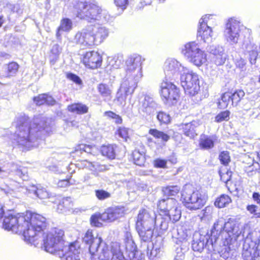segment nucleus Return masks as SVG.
I'll use <instances>...</instances> for the list:
<instances>
[{
	"instance_id": "f257e3e1",
	"label": "nucleus",
	"mask_w": 260,
	"mask_h": 260,
	"mask_svg": "<svg viewBox=\"0 0 260 260\" xmlns=\"http://www.w3.org/2000/svg\"><path fill=\"white\" fill-rule=\"evenodd\" d=\"M47 224L45 217L27 211L25 213L7 214L5 216L3 226L6 230L22 234L27 242L38 244L36 242L43 234Z\"/></svg>"
},
{
	"instance_id": "f03ea898",
	"label": "nucleus",
	"mask_w": 260,
	"mask_h": 260,
	"mask_svg": "<svg viewBox=\"0 0 260 260\" xmlns=\"http://www.w3.org/2000/svg\"><path fill=\"white\" fill-rule=\"evenodd\" d=\"M53 122L51 118L42 115L35 116L30 119L23 116L17 121L14 135V143L24 150H29L39 145L43 132L49 133Z\"/></svg>"
},
{
	"instance_id": "7ed1b4c3",
	"label": "nucleus",
	"mask_w": 260,
	"mask_h": 260,
	"mask_svg": "<svg viewBox=\"0 0 260 260\" xmlns=\"http://www.w3.org/2000/svg\"><path fill=\"white\" fill-rule=\"evenodd\" d=\"M240 223L234 218H229L227 222L222 219H218L212 228V236L215 240L219 241L221 248V252L224 250L223 257L225 258H232L236 254V251L231 249V243L233 240L236 241L241 234L240 230Z\"/></svg>"
},
{
	"instance_id": "20e7f679",
	"label": "nucleus",
	"mask_w": 260,
	"mask_h": 260,
	"mask_svg": "<svg viewBox=\"0 0 260 260\" xmlns=\"http://www.w3.org/2000/svg\"><path fill=\"white\" fill-rule=\"evenodd\" d=\"M83 242L88 246L91 260H125L118 242H113L110 248L98 236L94 237L88 230L83 238Z\"/></svg>"
},
{
	"instance_id": "39448f33",
	"label": "nucleus",
	"mask_w": 260,
	"mask_h": 260,
	"mask_svg": "<svg viewBox=\"0 0 260 260\" xmlns=\"http://www.w3.org/2000/svg\"><path fill=\"white\" fill-rule=\"evenodd\" d=\"M158 215L152 210L141 209L139 210L136 221V230L141 240L144 242L150 241L153 230H159L157 223Z\"/></svg>"
},
{
	"instance_id": "423d86ee",
	"label": "nucleus",
	"mask_w": 260,
	"mask_h": 260,
	"mask_svg": "<svg viewBox=\"0 0 260 260\" xmlns=\"http://www.w3.org/2000/svg\"><path fill=\"white\" fill-rule=\"evenodd\" d=\"M74 8L78 17L89 22L99 20L102 23H105L111 19L108 12L102 10L94 4L86 2H78L75 5Z\"/></svg>"
},
{
	"instance_id": "0eeeda50",
	"label": "nucleus",
	"mask_w": 260,
	"mask_h": 260,
	"mask_svg": "<svg viewBox=\"0 0 260 260\" xmlns=\"http://www.w3.org/2000/svg\"><path fill=\"white\" fill-rule=\"evenodd\" d=\"M63 236L64 231L61 229L54 228L50 230L42 239L44 250L58 256L59 252L69 245L68 242L63 240Z\"/></svg>"
},
{
	"instance_id": "6e6552de",
	"label": "nucleus",
	"mask_w": 260,
	"mask_h": 260,
	"mask_svg": "<svg viewBox=\"0 0 260 260\" xmlns=\"http://www.w3.org/2000/svg\"><path fill=\"white\" fill-rule=\"evenodd\" d=\"M207 196L201 190H192L190 186L185 185L181 192V201L189 210H196L205 204Z\"/></svg>"
},
{
	"instance_id": "1a4fd4ad",
	"label": "nucleus",
	"mask_w": 260,
	"mask_h": 260,
	"mask_svg": "<svg viewBox=\"0 0 260 260\" xmlns=\"http://www.w3.org/2000/svg\"><path fill=\"white\" fill-rule=\"evenodd\" d=\"M212 229L210 234L206 235L196 234L193 236L192 243V248L193 251L201 252L206 250L207 252L213 251H221V248L219 245V241L215 240V238L212 236Z\"/></svg>"
},
{
	"instance_id": "9d476101",
	"label": "nucleus",
	"mask_w": 260,
	"mask_h": 260,
	"mask_svg": "<svg viewBox=\"0 0 260 260\" xmlns=\"http://www.w3.org/2000/svg\"><path fill=\"white\" fill-rule=\"evenodd\" d=\"M125 63L126 75L123 79L135 82L136 84H138L143 76L141 56L138 55L131 56L126 59Z\"/></svg>"
},
{
	"instance_id": "9b49d317",
	"label": "nucleus",
	"mask_w": 260,
	"mask_h": 260,
	"mask_svg": "<svg viewBox=\"0 0 260 260\" xmlns=\"http://www.w3.org/2000/svg\"><path fill=\"white\" fill-rule=\"evenodd\" d=\"M182 53L186 58L197 66H201L207 61L206 54L200 49L194 42H190L184 45Z\"/></svg>"
},
{
	"instance_id": "f8f14e48",
	"label": "nucleus",
	"mask_w": 260,
	"mask_h": 260,
	"mask_svg": "<svg viewBox=\"0 0 260 260\" xmlns=\"http://www.w3.org/2000/svg\"><path fill=\"white\" fill-rule=\"evenodd\" d=\"M181 84L186 93L192 96L199 93L200 90L198 75L189 71L186 68V71H184L180 76Z\"/></svg>"
},
{
	"instance_id": "ddd939ff",
	"label": "nucleus",
	"mask_w": 260,
	"mask_h": 260,
	"mask_svg": "<svg viewBox=\"0 0 260 260\" xmlns=\"http://www.w3.org/2000/svg\"><path fill=\"white\" fill-rule=\"evenodd\" d=\"M241 27L239 21L234 19H229L224 31L225 40L232 45L238 44L242 38Z\"/></svg>"
},
{
	"instance_id": "4468645a",
	"label": "nucleus",
	"mask_w": 260,
	"mask_h": 260,
	"mask_svg": "<svg viewBox=\"0 0 260 260\" xmlns=\"http://www.w3.org/2000/svg\"><path fill=\"white\" fill-rule=\"evenodd\" d=\"M160 94L165 103L174 104L179 98V89L171 82H162L160 86Z\"/></svg>"
},
{
	"instance_id": "2eb2a0df",
	"label": "nucleus",
	"mask_w": 260,
	"mask_h": 260,
	"mask_svg": "<svg viewBox=\"0 0 260 260\" xmlns=\"http://www.w3.org/2000/svg\"><path fill=\"white\" fill-rule=\"evenodd\" d=\"M137 87V84H136L135 82H129L123 79L114 99L115 103L119 106L124 104L127 96L129 94L132 95Z\"/></svg>"
},
{
	"instance_id": "dca6fc26",
	"label": "nucleus",
	"mask_w": 260,
	"mask_h": 260,
	"mask_svg": "<svg viewBox=\"0 0 260 260\" xmlns=\"http://www.w3.org/2000/svg\"><path fill=\"white\" fill-rule=\"evenodd\" d=\"M180 217L181 211L178 209V206H175L174 208H173L164 216L160 214H158L157 223L159 226V233H162L168 229L169 221L172 220L173 222H176L179 220Z\"/></svg>"
},
{
	"instance_id": "f3484780",
	"label": "nucleus",
	"mask_w": 260,
	"mask_h": 260,
	"mask_svg": "<svg viewBox=\"0 0 260 260\" xmlns=\"http://www.w3.org/2000/svg\"><path fill=\"white\" fill-rule=\"evenodd\" d=\"M164 71L167 78L175 79L179 75L181 76L184 71H186V68L174 59H168L165 63Z\"/></svg>"
},
{
	"instance_id": "a211bd4d",
	"label": "nucleus",
	"mask_w": 260,
	"mask_h": 260,
	"mask_svg": "<svg viewBox=\"0 0 260 260\" xmlns=\"http://www.w3.org/2000/svg\"><path fill=\"white\" fill-rule=\"evenodd\" d=\"M75 42L83 46H91L95 45L92 25L87 26L78 32L75 37Z\"/></svg>"
},
{
	"instance_id": "6ab92c4d",
	"label": "nucleus",
	"mask_w": 260,
	"mask_h": 260,
	"mask_svg": "<svg viewBox=\"0 0 260 260\" xmlns=\"http://www.w3.org/2000/svg\"><path fill=\"white\" fill-rule=\"evenodd\" d=\"M210 16H204L199 21L200 27L198 31L197 37H201V39L205 43H209L212 39V30L208 25V21L207 20Z\"/></svg>"
},
{
	"instance_id": "aec40b11",
	"label": "nucleus",
	"mask_w": 260,
	"mask_h": 260,
	"mask_svg": "<svg viewBox=\"0 0 260 260\" xmlns=\"http://www.w3.org/2000/svg\"><path fill=\"white\" fill-rule=\"evenodd\" d=\"M82 61L84 64L89 69H97L102 65V57L97 52H87L84 55Z\"/></svg>"
},
{
	"instance_id": "412c9836",
	"label": "nucleus",
	"mask_w": 260,
	"mask_h": 260,
	"mask_svg": "<svg viewBox=\"0 0 260 260\" xmlns=\"http://www.w3.org/2000/svg\"><path fill=\"white\" fill-rule=\"evenodd\" d=\"M125 209L122 206L109 207L102 215L101 218L109 221H113L122 217L124 214Z\"/></svg>"
},
{
	"instance_id": "4be33fe9",
	"label": "nucleus",
	"mask_w": 260,
	"mask_h": 260,
	"mask_svg": "<svg viewBox=\"0 0 260 260\" xmlns=\"http://www.w3.org/2000/svg\"><path fill=\"white\" fill-rule=\"evenodd\" d=\"M21 191L23 193H27L32 197H38L40 199H45L50 197L49 193L45 188L37 187L35 185H31L28 187H23Z\"/></svg>"
},
{
	"instance_id": "5701e85b",
	"label": "nucleus",
	"mask_w": 260,
	"mask_h": 260,
	"mask_svg": "<svg viewBox=\"0 0 260 260\" xmlns=\"http://www.w3.org/2000/svg\"><path fill=\"white\" fill-rule=\"evenodd\" d=\"M158 107V104L152 97L146 95L140 102V110L147 115H150L156 110Z\"/></svg>"
},
{
	"instance_id": "b1692460",
	"label": "nucleus",
	"mask_w": 260,
	"mask_h": 260,
	"mask_svg": "<svg viewBox=\"0 0 260 260\" xmlns=\"http://www.w3.org/2000/svg\"><path fill=\"white\" fill-rule=\"evenodd\" d=\"M92 30L94 43L96 45L102 43L109 35V30L105 26L92 25Z\"/></svg>"
},
{
	"instance_id": "393cba45",
	"label": "nucleus",
	"mask_w": 260,
	"mask_h": 260,
	"mask_svg": "<svg viewBox=\"0 0 260 260\" xmlns=\"http://www.w3.org/2000/svg\"><path fill=\"white\" fill-rule=\"evenodd\" d=\"M175 206H178L177 201L174 198H170L161 199L157 204L158 208L164 213V215L174 208Z\"/></svg>"
},
{
	"instance_id": "a878e982",
	"label": "nucleus",
	"mask_w": 260,
	"mask_h": 260,
	"mask_svg": "<svg viewBox=\"0 0 260 260\" xmlns=\"http://www.w3.org/2000/svg\"><path fill=\"white\" fill-rule=\"evenodd\" d=\"M216 140L217 137L215 135H202L199 140V146L203 150L212 149Z\"/></svg>"
},
{
	"instance_id": "bb28decb",
	"label": "nucleus",
	"mask_w": 260,
	"mask_h": 260,
	"mask_svg": "<svg viewBox=\"0 0 260 260\" xmlns=\"http://www.w3.org/2000/svg\"><path fill=\"white\" fill-rule=\"evenodd\" d=\"M73 203L70 197L62 198L57 205V210L60 213L67 214L73 209Z\"/></svg>"
},
{
	"instance_id": "cd10ccee",
	"label": "nucleus",
	"mask_w": 260,
	"mask_h": 260,
	"mask_svg": "<svg viewBox=\"0 0 260 260\" xmlns=\"http://www.w3.org/2000/svg\"><path fill=\"white\" fill-rule=\"evenodd\" d=\"M198 123L196 121H192L191 122L182 124L181 129H182L184 134L189 137L190 138H193L197 135L196 132L195 128L198 126Z\"/></svg>"
},
{
	"instance_id": "c85d7f7f",
	"label": "nucleus",
	"mask_w": 260,
	"mask_h": 260,
	"mask_svg": "<svg viewBox=\"0 0 260 260\" xmlns=\"http://www.w3.org/2000/svg\"><path fill=\"white\" fill-rule=\"evenodd\" d=\"M34 101L36 105L41 106L44 104L48 105H54L56 101L50 95L47 94H42L34 98Z\"/></svg>"
},
{
	"instance_id": "c756f323",
	"label": "nucleus",
	"mask_w": 260,
	"mask_h": 260,
	"mask_svg": "<svg viewBox=\"0 0 260 260\" xmlns=\"http://www.w3.org/2000/svg\"><path fill=\"white\" fill-rule=\"evenodd\" d=\"M72 28V22L69 18H63L60 21V25L58 27L56 34L57 39L60 38L61 32L69 31Z\"/></svg>"
},
{
	"instance_id": "7c9ffc66",
	"label": "nucleus",
	"mask_w": 260,
	"mask_h": 260,
	"mask_svg": "<svg viewBox=\"0 0 260 260\" xmlns=\"http://www.w3.org/2000/svg\"><path fill=\"white\" fill-rule=\"evenodd\" d=\"M81 166L83 168H87L92 171L103 172L106 170L104 165H102L96 162H91L87 160L81 161Z\"/></svg>"
},
{
	"instance_id": "2f4dec72",
	"label": "nucleus",
	"mask_w": 260,
	"mask_h": 260,
	"mask_svg": "<svg viewBox=\"0 0 260 260\" xmlns=\"http://www.w3.org/2000/svg\"><path fill=\"white\" fill-rule=\"evenodd\" d=\"M68 109L71 112L83 114L88 112V108L82 104L75 103L68 106Z\"/></svg>"
},
{
	"instance_id": "473e14b6",
	"label": "nucleus",
	"mask_w": 260,
	"mask_h": 260,
	"mask_svg": "<svg viewBox=\"0 0 260 260\" xmlns=\"http://www.w3.org/2000/svg\"><path fill=\"white\" fill-rule=\"evenodd\" d=\"M246 51L248 53L249 60L251 64H255L258 55L257 46L251 44L248 45L246 47Z\"/></svg>"
},
{
	"instance_id": "72a5a7b5",
	"label": "nucleus",
	"mask_w": 260,
	"mask_h": 260,
	"mask_svg": "<svg viewBox=\"0 0 260 260\" xmlns=\"http://www.w3.org/2000/svg\"><path fill=\"white\" fill-rule=\"evenodd\" d=\"M257 246L251 247L249 245L245 243L243 245L242 257L244 260H251L252 255L256 251Z\"/></svg>"
},
{
	"instance_id": "f704fd0d",
	"label": "nucleus",
	"mask_w": 260,
	"mask_h": 260,
	"mask_svg": "<svg viewBox=\"0 0 260 260\" xmlns=\"http://www.w3.org/2000/svg\"><path fill=\"white\" fill-rule=\"evenodd\" d=\"M103 155L106 156L110 159H114L115 157V147L114 145H104L101 149Z\"/></svg>"
},
{
	"instance_id": "c9c22d12",
	"label": "nucleus",
	"mask_w": 260,
	"mask_h": 260,
	"mask_svg": "<svg viewBox=\"0 0 260 260\" xmlns=\"http://www.w3.org/2000/svg\"><path fill=\"white\" fill-rule=\"evenodd\" d=\"M232 202L231 198L226 194H222L218 198L215 203V206L219 208H223Z\"/></svg>"
},
{
	"instance_id": "e433bc0d",
	"label": "nucleus",
	"mask_w": 260,
	"mask_h": 260,
	"mask_svg": "<svg viewBox=\"0 0 260 260\" xmlns=\"http://www.w3.org/2000/svg\"><path fill=\"white\" fill-rule=\"evenodd\" d=\"M149 134L155 138L160 139L161 141L164 142H167L170 138V137L168 134L156 129H150L149 130Z\"/></svg>"
},
{
	"instance_id": "4c0bfd02",
	"label": "nucleus",
	"mask_w": 260,
	"mask_h": 260,
	"mask_svg": "<svg viewBox=\"0 0 260 260\" xmlns=\"http://www.w3.org/2000/svg\"><path fill=\"white\" fill-rule=\"evenodd\" d=\"M245 161H248L247 166L244 167L245 171L248 176L253 175V172L256 170V168L254 166V159L249 156H245Z\"/></svg>"
},
{
	"instance_id": "58836bf2",
	"label": "nucleus",
	"mask_w": 260,
	"mask_h": 260,
	"mask_svg": "<svg viewBox=\"0 0 260 260\" xmlns=\"http://www.w3.org/2000/svg\"><path fill=\"white\" fill-rule=\"evenodd\" d=\"M180 190V187L177 185L169 186L164 187L162 192L166 196H174L178 193Z\"/></svg>"
},
{
	"instance_id": "ea45409f",
	"label": "nucleus",
	"mask_w": 260,
	"mask_h": 260,
	"mask_svg": "<svg viewBox=\"0 0 260 260\" xmlns=\"http://www.w3.org/2000/svg\"><path fill=\"white\" fill-rule=\"evenodd\" d=\"M230 96V92H225L222 95L220 100L218 103L219 108L224 109L228 107L231 101Z\"/></svg>"
},
{
	"instance_id": "a19ab883",
	"label": "nucleus",
	"mask_w": 260,
	"mask_h": 260,
	"mask_svg": "<svg viewBox=\"0 0 260 260\" xmlns=\"http://www.w3.org/2000/svg\"><path fill=\"white\" fill-rule=\"evenodd\" d=\"M212 212V208L210 206H207L201 211L199 216L202 221L209 220L211 218Z\"/></svg>"
},
{
	"instance_id": "79ce46f5",
	"label": "nucleus",
	"mask_w": 260,
	"mask_h": 260,
	"mask_svg": "<svg viewBox=\"0 0 260 260\" xmlns=\"http://www.w3.org/2000/svg\"><path fill=\"white\" fill-rule=\"evenodd\" d=\"M98 88L103 97L108 98L111 96L112 90L108 85L101 83L99 85Z\"/></svg>"
},
{
	"instance_id": "37998d69",
	"label": "nucleus",
	"mask_w": 260,
	"mask_h": 260,
	"mask_svg": "<svg viewBox=\"0 0 260 260\" xmlns=\"http://www.w3.org/2000/svg\"><path fill=\"white\" fill-rule=\"evenodd\" d=\"M230 95L231 101L233 105L234 104L237 105L240 101L241 99L244 96L245 93L243 90H240L233 93L230 92Z\"/></svg>"
},
{
	"instance_id": "c03bdc74",
	"label": "nucleus",
	"mask_w": 260,
	"mask_h": 260,
	"mask_svg": "<svg viewBox=\"0 0 260 260\" xmlns=\"http://www.w3.org/2000/svg\"><path fill=\"white\" fill-rule=\"evenodd\" d=\"M134 163L138 166H142L145 161V157L143 154L139 151L135 150L133 153Z\"/></svg>"
},
{
	"instance_id": "a18cd8bd",
	"label": "nucleus",
	"mask_w": 260,
	"mask_h": 260,
	"mask_svg": "<svg viewBox=\"0 0 260 260\" xmlns=\"http://www.w3.org/2000/svg\"><path fill=\"white\" fill-rule=\"evenodd\" d=\"M92 149L93 148L89 145L81 144L78 146L76 148L75 153H77V155H79V153L81 154L83 152L91 154Z\"/></svg>"
},
{
	"instance_id": "49530a36",
	"label": "nucleus",
	"mask_w": 260,
	"mask_h": 260,
	"mask_svg": "<svg viewBox=\"0 0 260 260\" xmlns=\"http://www.w3.org/2000/svg\"><path fill=\"white\" fill-rule=\"evenodd\" d=\"M95 197L101 201H103L111 198V194L110 192L104 189H97L95 190Z\"/></svg>"
},
{
	"instance_id": "de8ad7c7",
	"label": "nucleus",
	"mask_w": 260,
	"mask_h": 260,
	"mask_svg": "<svg viewBox=\"0 0 260 260\" xmlns=\"http://www.w3.org/2000/svg\"><path fill=\"white\" fill-rule=\"evenodd\" d=\"M19 65L15 62H10L8 64L7 76L11 77L14 76L18 71Z\"/></svg>"
},
{
	"instance_id": "09e8293b",
	"label": "nucleus",
	"mask_w": 260,
	"mask_h": 260,
	"mask_svg": "<svg viewBox=\"0 0 260 260\" xmlns=\"http://www.w3.org/2000/svg\"><path fill=\"white\" fill-rule=\"evenodd\" d=\"M126 241L125 242V248L130 251H134L135 249L136 245L132 239V236L130 233L126 232L125 234Z\"/></svg>"
},
{
	"instance_id": "8fccbe9b",
	"label": "nucleus",
	"mask_w": 260,
	"mask_h": 260,
	"mask_svg": "<svg viewBox=\"0 0 260 260\" xmlns=\"http://www.w3.org/2000/svg\"><path fill=\"white\" fill-rule=\"evenodd\" d=\"M207 50L214 56L224 52L223 48L219 45H211L208 47Z\"/></svg>"
},
{
	"instance_id": "3c124183",
	"label": "nucleus",
	"mask_w": 260,
	"mask_h": 260,
	"mask_svg": "<svg viewBox=\"0 0 260 260\" xmlns=\"http://www.w3.org/2000/svg\"><path fill=\"white\" fill-rule=\"evenodd\" d=\"M219 175L220 176L221 180L226 183L228 181L230 180L232 176V172L229 170H225L221 169L219 171Z\"/></svg>"
},
{
	"instance_id": "603ef678",
	"label": "nucleus",
	"mask_w": 260,
	"mask_h": 260,
	"mask_svg": "<svg viewBox=\"0 0 260 260\" xmlns=\"http://www.w3.org/2000/svg\"><path fill=\"white\" fill-rule=\"evenodd\" d=\"M16 174L23 180L28 179L27 169L24 167H20L16 170Z\"/></svg>"
},
{
	"instance_id": "864d4df0",
	"label": "nucleus",
	"mask_w": 260,
	"mask_h": 260,
	"mask_svg": "<svg viewBox=\"0 0 260 260\" xmlns=\"http://www.w3.org/2000/svg\"><path fill=\"white\" fill-rule=\"evenodd\" d=\"M258 207L255 205H249L246 207L247 210L253 215L254 218H260V211L257 210Z\"/></svg>"
},
{
	"instance_id": "5fc2aeb1",
	"label": "nucleus",
	"mask_w": 260,
	"mask_h": 260,
	"mask_svg": "<svg viewBox=\"0 0 260 260\" xmlns=\"http://www.w3.org/2000/svg\"><path fill=\"white\" fill-rule=\"evenodd\" d=\"M226 58V55L223 52V53L214 56L213 58V60L217 66H221L225 62Z\"/></svg>"
},
{
	"instance_id": "6e6d98bb",
	"label": "nucleus",
	"mask_w": 260,
	"mask_h": 260,
	"mask_svg": "<svg viewBox=\"0 0 260 260\" xmlns=\"http://www.w3.org/2000/svg\"><path fill=\"white\" fill-rule=\"evenodd\" d=\"M219 160L224 166H227L230 161V156L228 151L221 152L219 156Z\"/></svg>"
},
{
	"instance_id": "4d7b16f0",
	"label": "nucleus",
	"mask_w": 260,
	"mask_h": 260,
	"mask_svg": "<svg viewBox=\"0 0 260 260\" xmlns=\"http://www.w3.org/2000/svg\"><path fill=\"white\" fill-rule=\"evenodd\" d=\"M230 112L229 111H224L219 113L215 117V121L217 122H221L223 121H228L229 119Z\"/></svg>"
},
{
	"instance_id": "13d9d810",
	"label": "nucleus",
	"mask_w": 260,
	"mask_h": 260,
	"mask_svg": "<svg viewBox=\"0 0 260 260\" xmlns=\"http://www.w3.org/2000/svg\"><path fill=\"white\" fill-rule=\"evenodd\" d=\"M160 252V248L154 246L150 252L149 258L152 260H157L161 255Z\"/></svg>"
},
{
	"instance_id": "bf43d9fd",
	"label": "nucleus",
	"mask_w": 260,
	"mask_h": 260,
	"mask_svg": "<svg viewBox=\"0 0 260 260\" xmlns=\"http://www.w3.org/2000/svg\"><path fill=\"white\" fill-rule=\"evenodd\" d=\"M157 118L158 120L162 123H168L170 121V115L165 112H159L157 115Z\"/></svg>"
},
{
	"instance_id": "052dcab7",
	"label": "nucleus",
	"mask_w": 260,
	"mask_h": 260,
	"mask_svg": "<svg viewBox=\"0 0 260 260\" xmlns=\"http://www.w3.org/2000/svg\"><path fill=\"white\" fill-rule=\"evenodd\" d=\"M117 134L125 141L128 138V129L127 128L119 127L117 131Z\"/></svg>"
},
{
	"instance_id": "680f3d73",
	"label": "nucleus",
	"mask_w": 260,
	"mask_h": 260,
	"mask_svg": "<svg viewBox=\"0 0 260 260\" xmlns=\"http://www.w3.org/2000/svg\"><path fill=\"white\" fill-rule=\"evenodd\" d=\"M100 216V215L98 214H94L91 216L90 222L92 225L99 227L102 225V223L99 221Z\"/></svg>"
},
{
	"instance_id": "e2e57ef3",
	"label": "nucleus",
	"mask_w": 260,
	"mask_h": 260,
	"mask_svg": "<svg viewBox=\"0 0 260 260\" xmlns=\"http://www.w3.org/2000/svg\"><path fill=\"white\" fill-rule=\"evenodd\" d=\"M67 78L78 85L82 84V80L81 79L75 74L73 73H68L67 74Z\"/></svg>"
},
{
	"instance_id": "0e129e2a",
	"label": "nucleus",
	"mask_w": 260,
	"mask_h": 260,
	"mask_svg": "<svg viewBox=\"0 0 260 260\" xmlns=\"http://www.w3.org/2000/svg\"><path fill=\"white\" fill-rule=\"evenodd\" d=\"M154 165L157 168H165L167 165V161L161 159H156L154 161Z\"/></svg>"
},
{
	"instance_id": "69168bd1",
	"label": "nucleus",
	"mask_w": 260,
	"mask_h": 260,
	"mask_svg": "<svg viewBox=\"0 0 260 260\" xmlns=\"http://www.w3.org/2000/svg\"><path fill=\"white\" fill-rule=\"evenodd\" d=\"M246 62L244 59L240 58L236 61V67L239 68L242 71L245 70Z\"/></svg>"
},
{
	"instance_id": "338daca9",
	"label": "nucleus",
	"mask_w": 260,
	"mask_h": 260,
	"mask_svg": "<svg viewBox=\"0 0 260 260\" xmlns=\"http://www.w3.org/2000/svg\"><path fill=\"white\" fill-rule=\"evenodd\" d=\"M114 2L117 7H120L123 10L126 8L128 0H114Z\"/></svg>"
},
{
	"instance_id": "774afa93",
	"label": "nucleus",
	"mask_w": 260,
	"mask_h": 260,
	"mask_svg": "<svg viewBox=\"0 0 260 260\" xmlns=\"http://www.w3.org/2000/svg\"><path fill=\"white\" fill-rule=\"evenodd\" d=\"M176 251L177 254L175 256L174 260H183L184 258V255L181 249L177 248Z\"/></svg>"
}]
</instances>
